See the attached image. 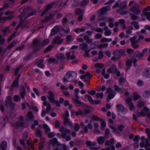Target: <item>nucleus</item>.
<instances>
[{"mask_svg":"<svg viewBox=\"0 0 150 150\" xmlns=\"http://www.w3.org/2000/svg\"><path fill=\"white\" fill-rule=\"evenodd\" d=\"M18 86V79H16L12 83L11 86L13 87Z\"/></svg>","mask_w":150,"mask_h":150,"instance_id":"nucleus-46","label":"nucleus"},{"mask_svg":"<svg viewBox=\"0 0 150 150\" xmlns=\"http://www.w3.org/2000/svg\"><path fill=\"white\" fill-rule=\"evenodd\" d=\"M89 2V0H83L81 2V5L82 6H86L88 4Z\"/></svg>","mask_w":150,"mask_h":150,"instance_id":"nucleus-55","label":"nucleus"},{"mask_svg":"<svg viewBox=\"0 0 150 150\" xmlns=\"http://www.w3.org/2000/svg\"><path fill=\"white\" fill-rule=\"evenodd\" d=\"M44 60L43 59H40L36 63L38 66L41 68H43L44 67V65L43 64V62Z\"/></svg>","mask_w":150,"mask_h":150,"instance_id":"nucleus-41","label":"nucleus"},{"mask_svg":"<svg viewBox=\"0 0 150 150\" xmlns=\"http://www.w3.org/2000/svg\"><path fill=\"white\" fill-rule=\"evenodd\" d=\"M10 115L11 118H14L16 115V111L13 108H12L10 112Z\"/></svg>","mask_w":150,"mask_h":150,"instance_id":"nucleus-33","label":"nucleus"},{"mask_svg":"<svg viewBox=\"0 0 150 150\" xmlns=\"http://www.w3.org/2000/svg\"><path fill=\"white\" fill-rule=\"evenodd\" d=\"M73 16L71 14H68L66 15L65 17L63 18L62 22L63 24L65 25L68 22V20L67 18V17L71 18L73 17Z\"/></svg>","mask_w":150,"mask_h":150,"instance_id":"nucleus-16","label":"nucleus"},{"mask_svg":"<svg viewBox=\"0 0 150 150\" xmlns=\"http://www.w3.org/2000/svg\"><path fill=\"white\" fill-rule=\"evenodd\" d=\"M103 96V94L102 93H97L96 94V98H102Z\"/></svg>","mask_w":150,"mask_h":150,"instance_id":"nucleus-59","label":"nucleus"},{"mask_svg":"<svg viewBox=\"0 0 150 150\" xmlns=\"http://www.w3.org/2000/svg\"><path fill=\"white\" fill-rule=\"evenodd\" d=\"M13 146L14 148L16 150H23L21 147L16 144L15 141L13 142Z\"/></svg>","mask_w":150,"mask_h":150,"instance_id":"nucleus-49","label":"nucleus"},{"mask_svg":"<svg viewBox=\"0 0 150 150\" xmlns=\"http://www.w3.org/2000/svg\"><path fill=\"white\" fill-rule=\"evenodd\" d=\"M7 143L6 141L2 142L0 145V148L2 150H6L7 147Z\"/></svg>","mask_w":150,"mask_h":150,"instance_id":"nucleus-32","label":"nucleus"},{"mask_svg":"<svg viewBox=\"0 0 150 150\" xmlns=\"http://www.w3.org/2000/svg\"><path fill=\"white\" fill-rule=\"evenodd\" d=\"M132 61L130 60H127L126 63L125 64L127 67L126 68V70H128L131 67Z\"/></svg>","mask_w":150,"mask_h":150,"instance_id":"nucleus-35","label":"nucleus"},{"mask_svg":"<svg viewBox=\"0 0 150 150\" xmlns=\"http://www.w3.org/2000/svg\"><path fill=\"white\" fill-rule=\"evenodd\" d=\"M11 98L10 96H7L5 100V106L7 107H11V108H14V104L12 102Z\"/></svg>","mask_w":150,"mask_h":150,"instance_id":"nucleus-7","label":"nucleus"},{"mask_svg":"<svg viewBox=\"0 0 150 150\" xmlns=\"http://www.w3.org/2000/svg\"><path fill=\"white\" fill-rule=\"evenodd\" d=\"M114 87L115 91L120 93H122L123 91V88L122 87H120L116 85H115Z\"/></svg>","mask_w":150,"mask_h":150,"instance_id":"nucleus-26","label":"nucleus"},{"mask_svg":"<svg viewBox=\"0 0 150 150\" xmlns=\"http://www.w3.org/2000/svg\"><path fill=\"white\" fill-rule=\"evenodd\" d=\"M5 41V38H3L1 35L0 34V45H3Z\"/></svg>","mask_w":150,"mask_h":150,"instance_id":"nucleus-57","label":"nucleus"},{"mask_svg":"<svg viewBox=\"0 0 150 150\" xmlns=\"http://www.w3.org/2000/svg\"><path fill=\"white\" fill-rule=\"evenodd\" d=\"M133 97L134 100H137L140 98L141 97L139 94L136 93L134 92L133 94Z\"/></svg>","mask_w":150,"mask_h":150,"instance_id":"nucleus-43","label":"nucleus"},{"mask_svg":"<svg viewBox=\"0 0 150 150\" xmlns=\"http://www.w3.org/2000/svg\"><path fill=\"white\" fill-rule=\"evenodd\" d=\"M112 39L111 38H102L100 40V42H110L112 41Z\"/></svg>","mask_w":150,"mask_h":150,"instance_id":"nucleus-51","label":"nucleus"},{"mask_svg":"<svg viewBox=\"0 0 150 150\" xmlns=\"http://www.w3.org/2000/svg\"><path fill=\"white\" fill-rule=\"evenodd\" d=\"M13 100L15 101H19L21 100V98L19 96L15 95L13 96Z\"/></svg>","mask_w":150,"mask_h":150,"instance_id":"nucleus-53","label":"nucleus"},{"mask_svg":"<svg viewBox=\"0 0 150 150\" xmlns=\"http://www.w3.org/2000/svg\"><path fill=\"white\" fill-rule=\"evenodd\" d=\"M149 109L147 107H145L143 109L141 110V112H138L137 113V115L138 117L141 116L144 117L147 114V116L150 119V113H149Z\"/></svg>","mask_w":150,"mask_h":150,"instance_id":"nucleus-2","label":"nucleus"},{"mask_svg":"<svg viewBox=\"0 0 150 150\" xmlns=\"http://www.w3.org/2000/svg\"><path fill=\"white\" fill-rule=\"evenodd\" d=\"M130 15L131 19L132 20H136L137 18V16L134 14H133L132 13H130Z\"/></svg>","mask_w":150,"mask_h":150,"instance_id":"nucleus-62","label":"nucleus"},{"mask_svg":"<svg viewBox=\"0 0 150 150\" xmlns=\"http://www.w3.org/2000/svg\"><path fill=\"white\" fill-rule=\"evenodd\" d=\"M70 78L69 77L67 74H66L62 80L63 82L64 83H66L67 82L70 81L69 80Z\"/></svg>","mask_w":150,"mask_h":150,"instance_id":"nucleus-45","label":"nucleus"},{"mask_svg":"<svg viewBox=\"0 0 150 150\" xmlns=\"http://www.w3.org/2000/svg\"><path fill=\"white\" fill-rule=\"evenodd\" d=\"M117 70H118L114 64H112L107 70L108 73H115Z\"/></svg>","mask_w":150,"mask_h":150,"instance_id":"nucleus-11","label":"nucleus"},{"mask_svg":"<svg viewBox=\"0 0 150 150\" xmlns=\"http://www.w3.org/2000/svg\"><path fill=\"white\" fill-rule=\"evenodd\" d=\"M132 97H128L126 98L125 101L127 104L129 106V108L131 110L135 109V107L134 104L132 102Z\"/></svg>","mask_w":150,"mask_h":150,"instance_id":"nucleus-6","label":"nucleus"},{"mask_svg":"<svg viewBox=\"0 0 150 150\" xmlns=\"http://www.w3.org/2000/svg\"><path fill=\"white\" fill-rule=\"evenodd\" d=\"M85 97L86 98H88V100L91 104L93 103L94 100L92 99V98L91 96L87 94H86L85 96Z\"/></svg>","mask_w":150,"mask_h":150,"instance_id":"nucleus-48","label":"nucleus"},{"mask_svg":"<svg viewBox=\"0 0 150 150\" xmlns=\"http://www.w3.org/2000/svg\"><path fill=\"white\" fill-rule=\"evenodd\" d=\"M144 75L145 77L150 78V67H147L145 68Z\"/></svg>","mask_w":150,"mask_h":150,"instance_id":"nucleus-24","label":"nucleus"},{"mask_svg":"<svg viewBox=\"0 0 150 150\" xmlns=\"http://www.w3.org/2000/svg\"><path fill=\"white\" fill-rule=\"evenodd\" d=\"M105 140V139L104 137H99L97 138V142L99 144H102L104 143Z\"/></svg>","mask_w":150,"mask_h":150,"instance_id":"nucleus-23","label":"nucleus"},{"mask_svg":"<svg viewBox=\"0 0 150 150\" xmlns=\"http://www.w3.org/2000/svg\"><path fill=\"white\" fill-rule=\"evenodd\" d=\"M66 74H67V75L70 78L71 77H73L72 74H75L76 75L77 73L76 72L74 71H68Z\"/></svg>","mask_w":150,"mask_h":150,"instance_id":"nucleus-52","label":"nucleus"},{"mask_svg":"<svg viewBox=\"0 0 150 150\" xmlns=\"http://www.w3.org/2000/svg\"><path fill=\"white\" fill-rule=\"evenodd\" d=\"M16 44V41H13L6 48L7 49L11 50L13 47Z\"/></svg>","mask_w":150,"mask_h":150,"instance_id":"nucleus-44","label":"nucleus"},{"mask_svg":"<svg viewBox=\"0 0 150 150\" xmlns=\"http://www.w3.org/2000/svg\"><path fill=\"white\" fill-rule=\"evenodd\" d=\"M73 101L74 103L75 104H80L82 105V106H85V104L84 103H82L80 101L78 100L77 98L76 99L73 98Z\"/></svg>","mask_w":150,"mask_h":150,"instance_id":"nucleus-34","label":"nucleus"},{"mask_svg":"<svg viewBox=\"0 0 150 150\" xmlns=\"http://www.w3.org/2000/svg\"><path fill=\"white\" fill-rule=\"evenodd\" d=\"M58 31V29L57 27H54L52 30L50 35L52 36L57 34Z\"/></svg>","mask_w":150,"mask_h":150,"instance_id":"nucleus-28","label":"nucleus"},{"mask_svg":"<svg viewBox=\"0 0 150 150\" xmlns=\"http://www.w3.org/2000/svg\"><path fill=\"white\" fill-rule=\"evenodd\" d=\"M86 30V28L85 27H83L81 28H78L75 29L74 31L77 33H79L81 32H83L85 31Z\"/></svg>","mask_w":150,"mask_h":150,"instance_id":"nucleus-27","label":"nucleus"},{"mask_svg":"<svg viewBox=\"0 0 150 150\" xmlns=\"http://www.w3.org/2000/svg\"><path fill=\"white\" fill-rule=\"evenodd\" d=\"M74 91L75 92V96L77 99H79V97L78 95V93L79 91V88H75L74 89Z\"/></svg>","mask_w":150,"mask_h":150,"instance_id":"nucleus-54","label":"nucleus"},{"mask_svg":"<svg viewBox=\"0 0 150 150\" xmlns=\"http://www.w3.org/2000/svg\"><path fill=\"white\" fill-rule=\"evenodd\" d=\"M106 93H109L108 98L110 99L112 98L116 94V93L112 89L110 88H108L106 90Z\"/></svg>","mask_w":150,"mask_h":150,"instance_id":"nucleus-8","label":"nucleus"},{"mask_svg":"<svg viewBox=\"0 0 150 150\" xmlns=\"http://www.w3.org/2000/svg\"><path fill=\"white\" fill-rule=\"evenodd\" d=\"M125 52L124 50L120 49L115 51L113 54L114 56L120 57L123 55L125 56Z\"/></svg>","mask_w":150,"mask_h":150,"instance_id":"nucleus-10","label":"nucleus"},{"mask_svg":"<svg viewBox=\"0 0 150 150\" xmlns=\"http://www.w3.org/2000/svg\"><path fill=\"white\" fill-rule=\"evenodd\" d=\"M136 57L138 59V60H139L141 58L144 56V54H142L139 51H137L135 53Z\"/></svg>","mask_w":150,"mask_h":150,"instance_id":"nucleus-31","label":"nucleus"},{"mask_svg":"<svg viewBox=\"0 0 150 150\" xmlns=\"http://www.w3.org/2000/svg\"><path fill=\"white\" fill-rule=\"evenodd\" d=\"M59 131L61 132H62V137L64 139L65 138L67 134H70L71 133L70 130L68 129L65 127L62 126L59 127Z\"/></svg>","mask_w":150,"mask_h":150,"instance_id":"nucleus-4","label":"nucleus"},{"mask_svg":"<svg viewBox=\"0 0 150 150\" xmlns=\"http://www.w3.org/2000/svg\"><path fill=\"white\" fill-rule=\"evenodd\" d=\"M24 125V123L23 121L18 120L16 121L14 125V127L16 128L19 127H23Z\"/></svg>","mask_w":150,"mask_h":150,"instance_id":"nucleus-21","label":"nucleus"},{"mask_svg":"<svg viewBox=\"0 0 150 150\" xmlns=\"http://www.w3.org/2000/svg\"><path fill=\"white\" fill-rule=\"evenodd\" d=\"M143 13L144 16H146V18L149 21H150V12H144Z\"/></svg>","mask_w":150,"mask_h":150,"instance_id":"nucleus-64","label":"nucleus"},{"mask_svg":"<svg viewBox=\"0 0 150 150\" xmlns=\"http://www.w3.org/2000/svg\"><path fill=\"white\" fill-rule=\"evenodd\" d=\"M108 46V44L107 43L100 44L98 45V47L99 48H106Z\"/></svg>","mask_w":150,"mask_h":150,"instance_id":"nucleus-50","label":"nucleus"},{"mask_svg":"<svg viewBox=\"0 0 150 150\" xmlns=\"http://www.w3.org/2000/svg\"><path fill=\"white\" fill-rule=\"evenodd\" d=\"M110 9V8L109 6L104 7L100 10V15H103L105 14Z\"/></svg>","mask_w":150,"mask_h":150,"instance_id":"nucleus-13","label":"nucleus"},{"mask_svg":"<svg viewBox=\"0 0 150 150\" xmlns=\"http://www.w3.org/2000/svg\"><path fill=\"white\" fill-rule=\"evenodd\" d=\"M26 91L25 88L23 86H21L20 88V93L21 96L22 98H23L25 95Z\"/></svg>","mask_w":150,"mask_h":150,"instance_id":"nucleus-22","label":"nucleus"},{"mask_svg":"<svg viewBox=\"0 0 150 150\" xmlns=\"http://www.w3.org/2000/svg\"><path fill=\"white\" fill-rule=\"evenodd\" d=\"M138 103L137 105V106L140 108H142L144 107V108L145 107L144 106L145 104V102L144 101H141L139 100L138 101Z\"/></svg>","mask_w":150,"mask_h":150,"instance_id":"nucleus-36","label":"nucleus"},{"mask_svg":"<svg viewBox=\"0 0 150 150\" xmlns=\"http://www.w3.org/2000/svg\"><path fill=\"white\" fill-rule=\"evenodd\" d=\"M74 127L75 131L76 132H77L80 129V126L77 123H76L74 124Z\"/></svg>","mask_w":150,"mask_h":150,"instance_id":"nucleus-58","label":"nucleus"},{"mask_svg":"<svg viewBox=\"0 0 150 150\" xmlns=\"http://www.w3.org/2000/svg\"><path fill=\"white\" fill-rule=\"evenodd\" d=\"M30 8L28 7H25L22 8L21 10L22 14H23L28 12L30 10Z\"/></svg>","mask_w":150,"mask_h":150,"instance_id":"nucleus-29","label":"nucleus"},{"mask_svg":"<svg viewBox=\"0 0 150 150\" xmlns=\"http://www.w3.org/2000/svg\"><path fill=\"white\" fill-rule=\"evenodd\" d=\"M116 107L118 111H120L121 112L127 111V110L126 108L124 107L121 104L117 105Z\"/></svg>","mask_w":150,"mask_h":150,"instance_id":"nucleus-17","label":"nucleus"},{"mask_svg":"<svg viewBox=\"0 0 150 150\" xmlns=\"http://www.w3.org/2000/svg\"><path fill=\"white\" fill-rule=\"evenodd\" d=\"M103 53V52L102 51H100L99 52L98 59H101L103 58L104 56Z\"/></svg>","mask_w":150,"mask_h":150,"instance_id":"nucleus-60","label":"nucleus"},{"mask_svg":"<svg viewBox=\"0 0 150 150\" xmlns=\"http://www.w3.org/2000/svg\"><path fill=\"white\" fill-rule=\"evenodd\" d=\"M54 17V15L52 14H47L45 17L44 19L42 20L43 22H47L52 19Z\"/></svg>","mask_w":150,"mask_h":150,"instance_id":"nucleus-19","label":"nucleus"},{"mask_svg":"<svg viewBox=\"0 0 150 150\" xmlns=\"http://www.w3.org/2000/svg\"><path fill=\"white\" fill-rule=\"evenodd\" d=\"M86 143V144L88 146H90V147L95 146L97 144V143L96 142H92L90 141H87Z\"/></svg>","mask_w":150,"mask_h":150,"instance_id":"nucleus-39","label":"nucleus"},{"mask_svg":"<svg viewBox=\"0 0 150 150\" xmlns=\"http://www.w3.org/2000/svg\"><path fill=\"white\" fill-rule=\"evenodd\" d=\"M130 10L133 14L139 15L141 13L142 9L140 8L139 5H137L132 6L130 8Z\"/></svg>","mask_w":150,"mask_h":150,"instance_id":"nucleus-3","label":"nucleus"},{"mask_svg":"<svg viewBox=\"0 0 150 150\" xmlns=\"http://www.w3.org/2000/svg\"><path fill=\"white\" fill-rule=\"evenodd\" d=\"M75 115L78 116V115H80L81 116H84V114L83 112V110L79 109L76 112Z\"/></svg>","mask_w":150,"mask_h":150,"instance_id":"nucleus-38","label":"nucleus"},{"mask_svg":"<svg viewBox=\"0 0 150 150\" xmlns=\"http://www.w3.org/2000/svg\"><path fill=\"white\" fill-rule=\"evenodd\" d=\"M125 79L124 77H122L119 79V84L120 86H122L125 83Z\"/></svg>","mask_w":150,"mask_h":150,"instance_id":"nucleus-47","label":"nucleus"},{"mask_svg":"<svg viewBox=\"0 0 150 150\" xmlns=\"http://www.w3.org/2000/svg\"><path fill=\"white\" fill-rule=\"evenodd\" d=\"M27 23L28 22L24 20H21L20 23L16 28V30H17L18 28L20 27H22V28L25 27Z\"/></svg>","mask_w":150,"mask_h":150,"instance_id":"nucleus-20","label":"nucleus"},{"mask_svg":"<svg viewBox=\"0 0 150 150\" xmlns=\"http://www.w3.org/2000/svg\"><path fill=\"white\" fill-rule=\"evenodd\" d=\"M137 38V36H134L129 39V40L131 42V45L134 49H137L139 46V45L135 41Z\"/></svg>","mask_w":150,"mask_h":150,"instance_id":"nucleus-9","label":"nucleus"},{"mask_svg":"<svg viewBox=\"0 0 150 150\" xmlns=\"http://www.w3.org/2000/svg\"><path fill=\"white\" fill-rule=\"evenodd\" d=\"M48 98L50 101L52 103L55 100L54 95L53 92L51 91H50L48 92Z\"/></svg>","mask_w":150,"mask_h":150,"instance_id":"nucleus-15","label":"nucleus"},{"mask_svg":"<svg viewBox=\"0 0 150 150\" xmlns=\"http://www.w3.org/2000/svg\"><path fill=\"white\" fill-rule=\"evenodd\" d=\"M150 129L149 128H146L145 130V131L148 134V138H147L145 140V142L142 141L140 143V146L142 148L144 146L145 148L147 147H150V133H149Z\"/></svg>","mask_w":150,"mask_h":150,"instance_id":"nucleus-1","label":"nucleus"},{"mask_svg":"<svg viewBox=\"0 0 150 150\" xmlns=\"http://www.w3.org/2000/svg\"><path fill=\"white\" fill-rule=\"evenodd\" d=\"M67 42L68 43H69L72 41L73 40L71 36L70 35H68L67 38Z\"/></svg>","mask_w":150,"mask_h":150,"instance_id":"nucleus-61","label":"nucleus"},{"mask_svg":"<svg viewBox=\"0 0 150 150\" xmlns=\"http://www.w3.org/2000/svg\"><path fill=\"white\" fill-rule=\"evenodd\" d=\"M53 45H50L47 47L46 49L44 50V52H47L50 51L53 48Z\"/></svg>","mask_w":150,"mask_h":150,"instance_id":"nucleus-56","label":"nucleus"},{"mask_svg":"<svg viewBox=\"0 0 150 150\" xmlns=\"http://www.w3.org/2000/svg\"><path fill=\"white\" fill-rule=\"evenodd\" d=\"M35 134L37 137H41L42 136V133L40 130L39 129L37 130L35 132Z\"/></svg>","mask_w":150,"mask_h":150,"instance_id":"nucleus-63","label":"nucleus"},{"mask_svg":"<svg viewBox=\"0 0 150 150\" xmlns=\"http://www.w3.org/2000/svg\"><path fill=\"white\" fill-rule=\"evenodd\" d=\"M56 144L57 146H59L61 145V144L58 142L57 139L56 138H54L52 139H51L50 140V144H51L52 143Z\"/></svg>","mask_w":150,"mask_h":150,"instance_id":"nucleus-25","label":"nucleus"},{"mask_svg":"<svg viewBox=\"0 0 150 150\" xmlns=\"http://www.w3.org/2000/svg\"><path fill=\"white\" fill-rule=\"evenodd\" d=\"M88 45L85 42L80 43L79 45V49L85 51L88 50Z\"/></svg>","mask_w":150,"mask_h":150,"instance_id":"nucleus-14","label":"nucleus"},{"mask_svg":"<svg viewBox=\"0 0 150 150\" xmlns=\"http://www.w3.org/2000/svg\"><path fill=\"white\" fill-rule=\"evenodd\" d=\"M138 23L136 21H133L131 23V24L133 25L135 28L136 29H138L139 28V25H138Z\"/></svg>","mask_w":150,"mask_h":150,"instance_id":"nucleus-42","label":"nucleus"},{"mask_svg":"<svg viewBox=\"0 0 150 150\" xmlns=\"http://www.w3.org/2000/svg\"><path fill=\"white\" fill-rule=\"evenodd\" d=\"M64 124L66 126H68L70 127L73 126V124L70 121V119L68 117H64Z\"/></svg>","mask_w":150,"mask_h":150,"instance_id":"nucleus-18","label":"nucleus"},{"mask_svg":"<svg viewBox=\"0 0 150 150\" xmlns=\"http://www.w3.org/2000/svg\"><path fill=\"white\" fill-rule=\"evenodd\" d=\"M62 4L60 2L50 3L48 4L46 6L45 9L48 11L53 6H54L55 7H59Z\"/></svg>","mask_w":150,"mask_h":150,"instance_id":"nucleus-5","label":"nucleus"},{"mask_svg":"<svg viewBox=\"0 0 150 150\" xmlns=\"http://www.w3.org/2000/svg\"><path fill=\"white\" fill-rule=\"evenodd\" d=\"M13 18V16L11 15L10 16H8L6 17L3 18L0 17V22L10 20Z\"/></svg>","mask_w":150,"mask_h":150,"instance_id":"nucleus-37","label":"nucleus"},{"mask_svg":"<svg viewBox=\"0 0 150 150\" xmlns=\"http://www.w3.org/2000/svg\"><path fill=\"white\" fill-rule=\"evenodd\" d=\"M34 117L32 113L30 111L28 112L26 117V119L28 121L31 122L34 120Z\"/></svg>","mask_w":150,"mask_h":150,"instance_id":"nucleus-12","label":"nucleus"},{"mask_svg":"<svg viewBox=\"0 0 150 150\" xmlns=\"http://www.w3.org/2000/svg\"><path fill=\"white\" fill-rule=\"evenodd\" d=\"M127 7V3L124 1L121 2L120 3L119 8L121 10H124Z\"/></svg>","mask_w":150,"mask_h":150,"instance_id":"nucleus-30","label":"nucleus"},{"mask_svg":"<svg viewBox=\"0 0 150 150\" xmlns=\"http://www.w3.org/2000/svg\"><path fill=\"white\" fill-rule=\"evenodd\" d=\"M42 127L45 130V134H48L50 131V129L48 126L47 125L44 124L43 125Z\"/></svg>","mask_w":150,"mask_h":150,"instance_id":"nucleus-40","label":"nucleus"}]
</instances>
